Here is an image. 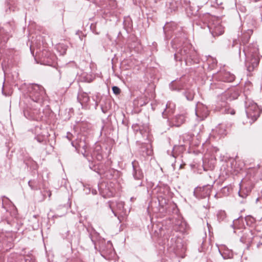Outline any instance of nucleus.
<instances>
[{"label": "nucleus", "instance_id": "f03ea898", "mask_svg": "<svg viewBox=\"0 0 262 262\" xmlns=\"http://www.w3.org/2000/svg\"><path fill=\"white\" fill-rule=\"evenodd\" d=\"M45 90L42 86L34 84L32 86V90L30 92V97L32 100L37 102L45 94Z\"/></svg>", "mask_w": 262, "mask_h": 262}, {"label": "nucleus", "instance_id": "f257e3e1", "mask_svg": "<svg viewBox=\"0 0 262 262\" xmlns=\"http://www.w3.org/2000/svg\"><path fill=\"white\" fill-rule=\"evenodd\" d=\"M209 28L213 36H220L224 32V27L222 26L220 20L215 18L209 24Z\"/></svg>", "mask_w": 262, "mask_h": 262}, {"label": "nucleus", "instance_id": "20e7f679", "mask_svg": "<svg viewBox=\"0 0 262 262\" xmlns=\"http://www.w3.org/2000/svg\"><path fill=\"white\" fill-rule=\"evenodd\" d=\"M185 121V116L184 115H179L175 117L173 120V122L176 126H180L184 123Z\"/></svg>", "mask_w": 262, "mask_h": 262}, {"label": "nucleus", "instance_id": "6e6552de", "mask_svg": "<svg viewBox=\"0 0 262 262\" xmlns=\"http://www.w3.org/2000/svg\"><path fill=\"white\" fill-rule=\"evenodd\" d=\"M225 114H231V115H234L235 114V110L231 107H228L226 108L225 110Z\"/></svg>", "mask_w": 262, "mask_h": 262}, {"label": "nucleus", "instance_id": "39448f33", "mask_svg": "<svg viewBox=\"0 0 262 262\" xmlns=\"http://www.w3.org/2000/svg\"><path fill=\"white\" fill-rule=\"evenodd\" d=\"M175 110V105L170 102L166 104V108H165L163 115H171L173 114Z\"/></svg>", "mask_w": 262, "mask_h": 262}, {"label": "nucleus", "instance_id": "9d476101", "mask_svg": "<svg viewBox=\"0 0 262 262\" xmlns=\"http://www.w3.org/2000/svg\"><path fill=\"white\" fill-rule=\"evenodd\" d=\"M112 90L114 94L118 95L121 92L120 89L116 86H114L112 88Z\"/></svg>", "mask_w": 262, "mask_h": 262}, {"label": "nucleus", "instance_id": "0eeeda50", "mask_svg": "<svg viewBox=\"0 0 262 262\" xmlns=\"http://www.w3.org/2000/svg\"><path fill=\"white\" fill-rule=\"evenodd\" d=\"M235 77L233 75L229 73H225L224 80L227 82H232L234 80Z\"/></svg>", "mask_w": 262, "mask_h": 262}, {"label": "nucleus", "instance_id": "1a4fd4ad", "mask_svg": "<svg viewBox=\"0 0 262 262\" xmlns=\"http://www.w3.org/2000/svg\"><path fill=\"white\" fill-rule=\"evenodd\" d=\"M194 93L193 91L190 92L189 94L187 95L186 94V97L188 100H192L194 97Z\"/></svg>", "mask_w": 262, "mask_h": 262}, {"label": "nucleus", "instance_id": "7ed1b4c3", "mask_svg": "<svg viewBox=\"0 0 262 262\" xmlns=\"http://www.w3.org/2000/svg\"><path fill=\"white\" fill-rule=\"evenodd\" d=\"M251 189L252 188L250 186L247 187L245 186L244 182H242L241 185L240 190L238 192L239 195L242 198H245L250 193Z\"/></svg>", "mask_w": 262, "mask_h": 262}, {"label": "nucleus", "instance_id": "423d86ee", "mask_svg": "<svg viewBox=\"0 0 262 262\" xmlns=\"http://www.w3.org/2000/svg\"><path fill=\"white\" fill-rule=\"evenodd\" d=\"M259 59L258 57H254L251 59L250 64L247 69L249 71H252L259 64Z\"/></svg>", "mask_w": 262, "mask_h": 262}]
</instances>
